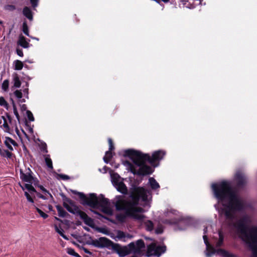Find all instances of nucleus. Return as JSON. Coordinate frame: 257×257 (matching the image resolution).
Wrapping results in <instances>:
<instances>
[{
  "label": "nucleus",
  "instance_id": "6",
  "mask_svg": "<svg viewBox=\"0 0 257 257\" xmlns=\"http://www.w3.org/2000/svg\"><path fill=\"white\" fill-rule=\"evenodd\" d=\"M145 247L144 241L142 239L138 240L136 243L131 242L127 246H122L117 243H113V251L116 252L120 257H123L131 252L140 254L142 252V249Z\"/></svg>",
  "mask_w": 257,
  "mask_h": 257
},
{
  "label": "nucleus",
  "instance_id": "20",
  "mask_svg": "<svg viewBox=\"0 0 257 257\" xmlns=\"http://www.w3.org/2000/svg\"><path fill=\"white\" fill-rule=\"evenodd\" d=\"M126 214L128 216L132 217L135 220L139 221H143L145 217L144 215L139 214L136 212H133L129 211H125Z\"/></svg>",
  "mask_w": 257,
  "mask_h": 257
},
{
  "label": "nucleus",
  "instance_id": "46",
  "mask_svg": "<svg viewBox=\"0 0 257 257\" xmlns=\"http://www.w3.org/2000/svg\"><path fill=\"white\" fill-rule=\"evenodd\" d=\"M10 144L11 143L10 142H9V140H7V137H6L4 144L5 145V146L7 147L9 150H10V151H13L14 150V149Z\"/></svg>",
  "mask_w": 257,
  "mask_h": 257
},
{
  "label": "nucleus",
  "instance_id": "61",
  "mask_svg": "<svg viewBox=\"0 0 257 257\" xmlns=\"http://www.w3.org/2000/svg\"><path fill=\"white\" fill-rule=\"evenodd\" d=\"M163 232V229L162 227H157L155 230V232L156 234H159L162 233Z\"/></svg>",
  "mask_w": 257,
  "mask_h": 257
},
{
  "label": "nucleus",
  "instance_id": "2",
  "mask_svg": "<svg viewBox=\"0 0 257 257\" xmlns=\"http://www.w3.org/2000/svg\"><path fill=\"white\" fill-rule=\"evenodd\" d=\"M71 193L78 196L80 203L83 206H88L92 209H99L105 214L112 215V208L110 207V203L107 198L103 194L98 196L94 193H89L87 196L83 192L74 190H70Z\"/></svg>",
  "mask_w": 257,
  "mask_h": 257
},
{
  "label": "nucleus",
  "instance_id": "26",
  "mask_svg": "<svg viewBox=\"0 0 257 257\" xmlns=\"http://www.w3.org/2000/svg\"><path fill=\"white\" fill-rule=\"evenodd\" d=\"M217 253L220 254L223 257H235V255L230 253L224 249L219 248L217 249Z\"/></svg>",
  "mask_w": 257,
  "mask_h": 257
},
{
  "label": "nucleus",
  "instance_id": "42",
  "mask_svg": "<svg viewBox=\"0 0 257 257\" xmlns=\"http://www.w3.org/2000/svg\"><path fill=\"white\" fill-rule=\"evenodd\" d=\"M13 109L14 113L15 115L16 116V118L17 119L18 122L20 123V121H21V118H20V116L19 115V113L18 112L17 106H14L13 107Z\"/></svg>",
  "mask_w": 257,
  "mask_h": 257
},
{
  "label": "nucleus",
  "instance_id": "57",
  "mask_svg": "<svg viewBox=\"0 0 257 257\" xmlns=\"http://www.w3.org/2000/svg\"><path fill=\"white\" fill-rule=\"evenodd\" d=\"M33 183L36 187L40 185L39 180L35 177H34V180H33Z\"/></svg>",
  "mask_w": 257,
  "mask_h": 257
},
{
  "label": "nucleus",
  "instance_id": "43",
  "mask_svg": "<svg viewBox=\"0 0 257 257\" xmlns=\"http://www.w3.org/2000/svg\"><path fill=\"white\" fill-rule=\"evenodd\" d=\"M26 113L28 118V120L29 121H34L35 118L32 112L30 110H27Z\"/></svg>",
  "mask_w": 257,
  "mask_h": 257
},
{
  "label": "nucleus",
  "instance_id": "53",
  "mask_svg": "<svg viewBox=\"0 0 257 257\" xmlns=\"http://www.w3.org/2000/svg\"><path fill=\"white\" fill-rule=\"evenodd\" d=\"M41 150L43 151L45 153H47L48 150L47 148V145L45 142L41 143Z\"/></svg>",
  "mask_w": 257,
  "mask_h": 257
},
{
  "label": "nucleus",
  "instance_id": "59",
  "mask_svg": "<svg viewBox=\"0 0 257 257\" xmlns=\"http://www.w3.org/2000/svg\"><path fill=\"white\" fill-rule=\"evenodd\" d=\"M102 169L103 170V173H107V171H108V172L109 173L110 171H112V170L111 168L107 167L106 166H104Z\"/></svg>",
  "mask_w": 257,
  "mask_h": 257
},
{
  "label": "nucleus",
  "instance_id": "39",
  "mask_svg": "<svg viewBox=\"0 0 257 257\" xmlns=\"http://www.w3.org/2000/svg\"><path fill=\"white\" fill-rule=\"evenodd\" d=\"M9 88V80L8 79L5 80L2 84V88L5 92H7Z\"/></svg>",
  "mask_w": 257,
  "mask_h": 257
},
{
  "label": "nucleus",
  "instance_id": "60",
  "mask_svg": "<svg viewBox=\"0 0 257 257\" xmlns=\"http://www.w3.org/2000/svg\"><path fill=\"white\" fill-rule=\"evenodd\" d=\"M16 52L18 55H19L20 57L23 56V52L22 49L20 48H17L16 49Z\"/></svg>",
  "mask_w": 257,
  "mask_h": 257
},
{
  "label": "nucleus",
  "instance_id": "9",
  "mask_svg": "<svg viewBox=\"0 0 257 257\" xmlns=\"http://www.w3.org/2000/svg\"><path fill=\"white\" fill-rule=\"evenodd\" d=\"M88 240L86 241V244L91 245L99 248H112V241L105 237H100L98 239H93L92 237L89 236Z\"/></svg>",
  "mask_w": 257,
  "mask_h": 257
},
{
  "label": "nucleus",
  "instance_id": "25",
  "mask_svg": "<svg viewBox=\"0 0 257 257\" xmlns=\"http://www.w3.org/2000/svg\"><path fill=\"white\" fill-rule=\"evenodd\" d=\"M55 207L57 209L59 217L64 218L66 215H68V213L60 205H57Z\"/></svg>",
  "mask_w": 257,
  "mask_h": 257
},
{
  "label": "nucleus",
  "instance_id": "45",
  "mask_svg": "<svg viewBox=\"0 0 257 257\" xmlns=\"http://www.w3.org/2000/svg\"><path fill=\"white\" fill-rule=\"evenodd\" d=\"M58 176V179H61L63 180H68L70 179V177L67 175H65V174H56Z\"/></svg>",
  "mask_w": 257,
  "mask_h": 257
},
{
  "label": "nucleus",
  "instance_id": "8",
  "mask_svg": "<svg viewBox=\"0 0 257 257\" xmlns=\"http://www.w3.org/2000/svg\"><path fill=\"white\" fill-rule=\"evenodd\" d=\"M166 154V153L165 151L158 150L154 152L152 156H150L148 154L143 153V157L144 159H147V162H148L152 166L157 167L159 165V162L164 158Z\"/></svg>",
  "mask_w": 257,
  "mask_h": 257
},
{
  "label": "nucleus",
  "instance_id": "47",
  "mask_svg": "<svg viewBox=\"0 0 257 257\" xmlns=\"http://www.w3.org/2000/svg\"><path fill=\"white\" fill-rule=\"evenodd\" d=\"M24 195H25V197H26L27 200L28 202L32 203H34V199L31 196V195L28 192L25 191Z\"/></svg>",
  "mask_w": 257,
  "mask_h": 257
},
{
  "label": "nucleus",
  "instance_id": "31",
  "mask_svg": "<svg viewBox=\"0 0 257 257\" xmlns=\"http://www.w3.org/2000/svg\"><path fill=\"white\" fill-rule=\"evenodd\" d=\"M206 251L207 252L206 254L207 256H210L215 252H217V250H216L211 244L207 245L206 246Z\"/></svg>",
  "mask_w": 257,
  "mask_h": 257
},
{
  "label": "nucleus",
  "instance_id": "49",
  "mask_svg": "<svg viewBox=\"0 0 257 257\" xmlns=\"http://www.w3.org/2000/svg\"><path fill=\"white\" fill-rule=\"evenodd\" d=\"M7 140H9V142H10V143L12 145H13L14 147H18V143L15 140H14L13 139H12L10 137H7Z\"/></svg>",
  "mask_w": 257,
  "mask_h": 257
},
{
  "label": "nucleus",
  "instance_id": "18",
  "mask_svg": "<svg viewBox=\"0 0 257 257\" xmlns=\"http://www.w3.org/2000/svg\"><path fill=\"white\" fill-rule=\"evenodd\" d=\"M30 41L29 39H27L21 34L19 36L17 44L24 48H28L30 46Z\"/></svg>",
  "mask_w": 257,
  "mask_h": 257
},
{
  "label": "nucleus",
  "instance_id": "17",
  "mask_svg": "<svg viewBox=\"0 0 257 257\" xmlns=\"http://www.w3.org/2000/svg\"><path fill=\"white\" fill-rule=\"evenodd\" d=\"M109 143V150L106 151L105 156L103 157L104 162L108 164L110 160L112 158V140L109 138L108 140Z\"/></svg>",
  "mask_w": 257,
  "mask_h": 257
},
{
  "label": "nucleus",
  "instance_id": "14",
  "mask_svg": "<svg viewBox=\"0 0 257 257\" xmlns=\"http://www.w3.org/2000/svg\"><path fill=\"white\" fill-rule=\"evenodd\" d=\"M234 179L236 187L238 188H243L246 183V178L245 175L241 172H237L235 175Z\"/></svg>",
  "mask_w": 257,
  "mask_h": 257
},
{
  "label": "nucleus",
  "instance_id": "50",
  "mask_svg": "<svg viewBox=\"0 0 257 257\" xmlns=\"http://www.w3.org/2000/svg\"><path fill=\"white\" fill-rule=\"evenodd\" d=\"M22 148L24 151V152L26 155L28 154L29 156L31 157H32V155L30 154V152L29 150L27 149L26 145L24 144V143L23 142V144H22Z\"/></svg>",
  "mask_w": 257,
  "mask_h": 257
},
{
  "label": "nucleus",
  "instance_id": "40",
  "mask_svg": "<svg viewBox=\"0 0 257 257\" xmlns=\"http://www.w3.org/2000/svg\"><path fill=\"white\" fill-rule=\"evenodd\" d=\"M128 217L124 211V214H119L116 215V219L120 222H123L125 220L126 217Z\"/></svg>",
  "mask_w": 257,
  "mask_h": 257
},
{
  "label": "nucleus",
  "instance_id": "64",
  "mask_svg": "<svg viewBox=\"0 0 257 257\" xmlns=\"http://www.w3.org/2000/svg\"><path fill=\"white\" fill-rule=\"evenodd\" d=\"M68 203V204L71 207H73L74 205H75V204H76L75 202L72 200L71 199H70L67 202V203Z\"/></svg>",
  "mask_w": 257,
  "mask_h": 257
},
{
  "label": "nucleus",
  "instance_id": "52",
  "mask_svg": "<svg viewBox=\"0 0 257 257\" xmlns=\"http://www.w3.org/2000/svg\"><path fill=\"white\" fill-rule=\"evenodd\" d=\"M23 94L26 98H29V88H24L23 90Z\"/></svg>",
  "mask_w": 257,
  "mask_h": 257
},
{
  "label": "nucleus",
  "instance_id": "34",
  "mask_svg": "<svg viewBox=\"0 0 257 257\" xmlns=\"http://www.w3.org/2000/svg\"><path fill=\"white\" fill-rule=\"evenodd\" d=\"M4 114L6 115L7 119H8V122L9 124H10V125H11L12 126L11 128H13L15 120L13 119L12 116H11V115L10 114V113L9 112H5Z\"/></svg>",
  "mask_w": 257,
  "mask_h": 257
},
{
  "label": "nucleus",
  "instance_id": "58",
  "mask_svg": "<svg viewBox=\"0 0 257 257\" xmlns=\"http://www.w3.org/2000/svg\"><path fill=\"white\" fill-rule=\"evenodd\" d=\"M7 101L5 100V98L3 96L0 97V105L3 106L6 104Z\"/></svg>",
  "mask_w": 257,
  "mask_h": 257
},
{
  "label": "nucleus",
  "instance_id": "5",
  "mask_svg": "<svg viewBox=\"0 0 257 257\" xmlns=\"http://www.w3.org/2000/svg\"><path fill=\"white\" fill-rule=\"evenodd\" d=\"M211 188L214 197L219 201H224L232 194L233 190L231 183L226 181H222L218 183H213Z\"/></svg>",
  "mask_w": 257,
  "mask_h": 257
},
{
  "label": "nucleus",
  "instance_id": "51",
  "mask_svg": "<svg viewBox=\"0 0 257 257\" xmlns=\"http://www.w3.org/2000/svg\"><path fill=\"white\" fill-rule=\"evenodd\" d=\"M60 195L62 197V199L63 201V202H67L68 200L70 199L69 198H68L63 193H60Z\"/></svg>",
  "mask_w": 257,
  "mask_h": 257
},
{
  "label": "nucleus",
  "instance_id": "1",
  "mask_svg": "<svg viewBox=\"0 0 257 257\" xmlns=\"http://www.w3.org/2000/svg\"><path fill=\"white\" fill-rule=\"evenodd\" d=\"M123 156L130 158L133 161L132 163L129 161L124 162V165L134 175L138 176H146L151 174L154 169L151 167L146 165L147 159H144L143 153L133 149H127L124 151Z\"/></svg>",
  "mask_w": 257,
  "mask_h": 257
},
{
  "label": "nucleus",
  "instance_id": "35",
  "mask_svg": "<svg viewBox=\"0 0 257 257\" xmlns=\"http://www.w3.org/2000/svg\"><path fill=\"white\" fill-rule=\"evenodd\" d=\"M67 253L69 255L75 257H81L78 253L75 252V250L71 247L67 248Z\"/></svg>",
  "mask_w": 257,
  "mask_h": 257
},
{
  "label": "nucleus",
  "instance_id": "63",
  "mask_svg": "<svg viewBox=\"0 0 257 257\" xmlns=\"http://www.w3.org/2000/svg\"><path fill=\"white\" fill-rule=\"evenodd\" d=\"M203 238L204 243L206 246H207V245L210 244L208 241L207 236L206 235H204L203 236Z\"/></svg>",
  "mask_w": 257,
  "mask_h": 257
},
{
  "label": "nucleus",
  "instance_id": "16",
  "mask_svg": "<svg viewBox=\"0 0 257 257\" xmlns=\"http://www.w3.org/2000/svg\"><path fill=\"white\" fill-rule=\"evenodd\" d=\"M79 217L86 225L90 227L92 229H94L96 225H95L93 219L89 217L85 212H84Z\"/></svg>",
  "mask_w": 257,
  "mask_h": 257
},
{
  "label": "nucleus",
  "instance_id": "30",
  "mask_svg": "<svg viewBox=\"0 0 257 257\" xmlns=\"http://www.w3.org/2000/svg\"><path fill=\"white\" fill-rule=\"evenodd\" d=\"M90 210L92 213H93L94 214H95L98 216L97 217V218H98L99 219H101L103 218V219L108 220L109 221H110L111 222H112V218H109L104 216V215H102V214H101L100 213H99V212H98L96 210H93L92 209H90Z\"/></svg>",
  "mask_w": 257,
  "mask_h": 257
},
{
  "label": "nucleus",
  "instance_id": "54",
  "mask_svg": "<svg viewBox=\"0 0 257 257\" xmlns=\"http://www.w3.org/2000/svg\"><path fill=\"white\" fill-rule=\"evenodd\" d=\"M32 7L35 8L38 6L39 0H30Z\"/></svg>",
  "mask_w": 257,
  "mask_h": 257
},
{
  "label": "nucleus",
  "instance_id": "27",
  "mask_svg": "<svg viewBox=\"0 0 257 257\" xmlns=\"http://www.w3.org/2000/svg\"><path fill=\"white\" fill-rule=\"evenodd\" d=\"M54 227L57 233H58L64 239L68 240V237L64 233V230L61 228V224H59L58 226L57 224H54Z\"/></svg>",
  "mask_w": 257,
  "mask_h": 257
},
{
  "label": "nucleus",
  "instance_id": "62",
  "mask_svg": "<svg viewBox=\"0 0 257 257\" xmlns=\"http://www.w3.org/2000/svg\"><path fill=\"white\" fill-rule=\"evenodd\" d=\"M81 249H82L85 253L87 254H89L90 255H91L92 253L87 248L84 247V246H81Z\"/></svg>",
  "mask_w": 257,
  "mask_h": 257
},
{
  "label": "nucleus",
  "instance_id": "3",
  "mask_svg": "<svg viewBox=\"0 0 257 257\" xmlns=\"http://www.w3.org/2000/svg\"><path fill=\"white\" fill-rule=\"evenodd\" d=\"M250 221L247 216H244L234 223L233 226L241 235L242 240L248 246L253 255L257 257V226L248 227Z\"/></svg>",
  "mask_w": 257,
  "mask_h": 257
},
{
  "label": "nucleus",
  "instance_id": "28",
  "mask_svg": "<svg viewBox=\"0 0 257 257\" xmlns=\"http://www.w3.org/2000/svg\"><path fill=\"white\" fill-rule=\"evenodd\" d=\"M150 186L153 190H156L160 187V185L157 181L153 177L149 179Z\"/></svg>",
  "mask_w": 257,
  "mask_h": 257
},
{
  "label": "nucleus",
  "instance_id": "13",
  "mask_svg": "<svg viewBox=\"0 0 257 257\" xmlns=\"http://www.w3.org/2000/svg\"><path fill=\"white\" fill-rule=\"evenodd\" d=\"M19 186L21 187V189L24 191L25 189H26L31 194H34V193L36 194V196L38 198L42 199L44 200H47L48 198L42 194L41 193L38 192L36 189L32 185V184H24V185H22L20 182L19 183Z\"/></svg>",
  "mask_w": 257,
  "mask_h": 257
},
{
  "label": "nucleus",
  "instance_id": "22",
  "mask_svg": "<svg viewBox=\"0 0 257 257\" xmlns=\"http://www.w3.org/2000/svg\"><path fill=\"white\" fill-rule=\"evenodd\" d=\"M13 85L12 86V89H14L15 88H18L21 87V81L20 79L19 75L17 73H14L13 74Z\"/></svg>",
  "mask_w": 257,
  "mask_h": 257
},
{
  "label": "nucleus",
  "instance_id": "7",
  "mask_svg": "<svg viewBox=\"0 0 257 257\" xmlns=\"http://www.w3.org/2000/svg\"><path fill=\"white\" fill-rule=\"evenodd\" d=\"M228 199V202L225 205L224 209V215L226 219H233L234 217V213L242 210L244 204L235 191L231 194Z\"/></svg>",
  "mask_w": 257,
  "mask_h": 257
},
{
  "label": "nucleus",
  "instance_id": "48",
  "mask_svg": "<svg viewBox=\"0 0 257 257\" xmlns=\"http://www.w3.org/2000/svg\"><path fill=\"white\" fill-rule=\"evenodd\" d=\"M147 230L148 231H152L154 227V224L152 221L149 220L146 225Z\"/></svg>",
  "mask_w": 257,
  "mask_h": 257
},
{
  "label": "nucleus",
  "instance_id": "19",
  "mask_svg": "<svg viewBox=\"0 0 257 257\" xmlns=\"http://www.w3.org/2000/svg\"><path fill=\"white\" fill-rule=\"evenodd\" d=\"M131 237L132 236L130 234H126L124 232L118 230L116 236L115 237L113 236V239L116 241L121 240L125 242L128 238H131Z\"/></svg>",
  "mask_w": 257,
  "mask_h": 257
},
{
  "label": "nucleus",
  "instance_id": "29",
  "mask_svg": "<svg viewBox=\"0 0 257 257\" xmlns=\"http://www.w3.org/2000/svg\"><path fill=\"white\" fill-rule=\"evenodd\" d=\"M37 187L39 188L42 193L44 194V195L46 196L47 195H50V198L52 202H54V199L51 193L47 190L43 185H39Z\"/></svg>",
  "mask_w": 257,
  "mask_h": 257
},
{
  "label": "nucleus",
  "instance_id": "12",
  "mask_svg": "<svg viewBox=\"0 0 257 257\" xmlns=\"http://www.w3.org/2000/svg\"><path fill=\"white\" fill-rule=\"evenodd\" d=\"M118 177H119L118 174L113 172V186L118 192L123 194H126L127 193V188L122 181H119L117 179Z\"/></svg>",
  "mask_w": 257,
  "mask_h": 257
},
{
  "label": "nucleus",
  "instance_id": "10",
  "mask_svg": "<svg viewBox=\"0 0 257 257\" xmlns=\"http://www.w3.org/2000/svg\"><path fill=\"white\" fill-rule=\"evenodd\" d=\"M166 250V246L158 245L155 243H152L147 246V251L146 255L148 257L152 255L160 256L161 254L164 253Z\"/></svg>",
  "mask_w": 257,
  "mask_h": 257
},
{
  "label": "nucleus",
  "instance_id": "24",
  "mask_svg": "<svg viewBox=\"0 0 257 257\" xmlns=\"http://www.w3.org/2000/svg\"><path fill=\"white\" fill-rule=\"evenodd\" d=\"M95 230L98 232L109 235L110 237L112 238V232H111L106 227H98L96 226L94 228Z\"/></svg>",
  "mask_w": 257,
  "mask_h": 257
},
{
  "label": "nucleus",
  "instance_id": "36",
  "mask_svg": "<svg viewBox=\"0 0 257 257\" xmlns=\"http://www.w3.org/2000/svg\"><path fill=\"white\" fill-rule=\"evenodd\" d=\"M218 234L219 239L217 242L216 243V247L221 246L222 245L224 240V236L221 231H219Z\"/></svg>",
  "mask_w": 257,
  "mask_h": 257
},
{
  "label": "nucleus",
  "instance_id": "44",
  "mask_svg": "<svg viewBox=\"0 0 257 257\" xmlns=\"http://www.w3.org/2000/svg\"><path fill=\"white\" fill-rule=\"evenodd\" d=\"M11 152L12 151H9L8 150H4V156L2 157L7 158V159H11L14 155V154Z\"/></svg>",
  "mask_w": 257,
  "mask_h": 257
},
{
  "label": "nucleus",
  "instance_id": "33",
  "mask_svg": "<svg viewBox=\"0 0 257 257\" xmlns=\"http://www.w3.org/2000/svg\"><path fill=\"white\" fill-rule=\"evenodd\" d=\"M22 31L25 35L28 37H30L29 27L27 24V22L26 20H25L23 23Z\"/></svg>",
  "mask_w": 257,
  "mask_h": 257
},
{
  "label": "nucleus",
  "instance_id": "41",
  "mask_svg": "<svg viewBox=\"0 0 257 257\" xmlns=\"http://www.w3.org/2000/svg\"><path fill=\"white\" fill-rule=\"evenodd\" d=\"M13 94L15 95V96L18 100L23 97V93L22 90L21 89H17L15 90Z\"/></svg>",
  "mask_w": 257,
  "mask_h": 257
},
{
  "label": "nucleus",
  "instance_id": "11",
  "mask_svg": "<svg viewBox=\"0 0 257 257\" xmlns=\"http://www.w3.org/2000/svg\"><path fill=\"white\" fill-rule=\"evenodd\" d=\"M33 173L30 168H26L25 172L22 170H20V178L24 182L27 184H33L34 180Z\"/></svg>",
  "mask_w": 257,
  "mask_h": 257
},
{
  "label": "nucleus",
  "instance_id": "55",
  "mask_svg": "<svg viewBox=\"0 0 257 257\" xmlns=\"http://www.w3.org/2000/svg\"><path fill=\"white\" fill-rule=\"evenodd\" d=\"M61 223L64 224L65 225H66L67 226V229H68L70 228V221L69 220H67V219L62 220V222H61Z\"/></svg>",
  "mask_w": 257,
  "mask_h": 257
},
{
  "label": "nucleus",
  "instance_id": "32",
  "mask_svg": "<svg viewBox=\"0 0 257 257\" xmlns=\"http://www.w3.org/2000/svg\"><path fill=\"white\" fill-rule=\"evenodd\" d=\"M45 162L46 165H47V166L48 168H49L50 169H53L52 161L49 155H47L45 156Z\"/></svg>",
  "mask_w": 257,
  "mask_h": 257
},
{
  "label": "nucleus",
  "instance_id": "21",
  "mask_svg": "<svg viewBox=\"0 0 257 257\" xmlns=\"http://www.w3.org/2000/svg\"><path fill=\"white\" fill-rule=\"evenodd\" d=\"M1 118L3 120L4 123L3 124V126L4 128V131L6 133H9L10 134L12 135L13 134V128H11L10 125L9 124L7 117L6 115H2L1 116Z\"/></svg>",
  "mask_w": 257,
  "mask_h": 257
},
{
  "label": "nucleus",
  "instance_id": "23",
  "mask_svg": "<svg viewBox=\"0 0 257 257\" xmlns=\"http://www.w3.org/2000/svg\"><path fill=\"white\" fill-rule=\"evenodd\" d=\"M23 14L30 21L33 20V13L29 7H25L23 10Z\"/></svg>",
  "mask_w": 257,
  "mask_h": 257
},
{
  "label": "nucleus",
  "instance_id": "15",
  "mask_svg": "<svg viewBox=\"0 0 257 257\" xmlns=\"http://www.w3.org/2000/svg\"><path fill=\"white\" fill-rule=\"evenodd\" d=\"M63 206L70 213L80 216L84 212L81 210L79 207L75 204L73 207H71L66 202H63Z\"/></svg>",
  "mask_w": 257,
  "mask_h": 257
},
{
  "label": "nucleus",
  "instance_id": "4",
  "mask_svg": "<svg viewBox=\"0 0 257 257\" xmlns=\"http://www.w3.org/2000/svg\"><path fill=\"white\" fill-rule=\"evenodd\" d=\"M150 192L143 187L135 188L132 191L131 200L122 199L116 201L115 207L118 210L129 211L136 213H143L145 210L138 207L140 199L143 201L148 200V194Z\"/></svg>",
  "mask_w": 257,
  "mask_h": 257
},
{
  "label": "nucleus",
  "instance_id": "38",
  "mask_svg": "<svg viewBox=\"0 0 257 257\" xmlns=\"http://www.w3.org/2000/svg\"><path fill=\"white\" fill-rule=\"evenodd\" d=\"M15 127V132L17 134V135H18L21 142L22 144H23V138L22 137V136L20 133V131L18 129V127L17 126V122L16 120H14V125H13V127Z\"/></svg>",
  "mask_w": 257,
  "mask_h": 257
},
{
  "label": "nucleus",
  "instance_id": "37",
  "mask_svg": "<svg viewBox=\"0 0 257 257\" xmlns=\"http://www.w3.org/2000/svg\"><path fill=\"white\" fill-rule=\"evenodd\" d=\"M34 206L37 212L39 214L41 217H42L43 219H46L48 217V215L47 214L44 213L42 210H41L36 205H34Z\"/></svg>",
  "mask_w": 257,
  "mask_h": 257
},
{
  "label": "nucleus",
  "instance_id": "56",
  "mask_svg": "<svg viewBox=\"0 0 257 257\" xmlns=\"http://www.w3.org/2000/svg\"><path fill=\"white\" fill-rule=\"evenodd\" d=\"M20 110L22 112H24L25 111H27V110H28L27 109V106L26 105V104H20Z\"/></svg>",
  "mask_w": 257,
  "mask_h": 257
}]
</instances>
